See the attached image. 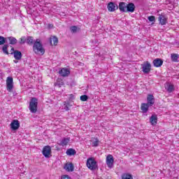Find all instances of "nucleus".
Segmentation results:
<instances>
[{
	"mask_svg": "<svg viewBox=\"0 0 179 179\" xmlns=\"http://www.w3.org/2000/svg\"><path fill=\"white\" fill-rule=\"evenodd\" d=\"M27 44H28V45H33L35 43L34 41V38H33V36H27Z\"/></svg>",
	"mask_w": 179,
	"mask_h": 179,
	"instance_id": "23",
	"label": "nucleus"
},
{
	"mask_svg": "<svg viewBox=\"0 0 179 179\" xmlns=\"http://www.w3.org/2000/svg\"><path fill=\"white\" fill-rule=\"evenodd\" d=\"M52 42L54 45H58V38L57 36H53L50 39V45H52Z\"/></svg>",
	"mask_w": 179,
	"mask_h": 179,
	"instance_id": "26",
	"label": "nucleus"
},
{
	"mask_svg": "<svg viewBox=\"0 0 179 179\" xmlns=\"http://www.w3.org/2000/svg\"><path fill=\"white\" fill-rule=\"evenodd\" d=\"M59 75L65 78L71 73V71L68 69L63 68L59 71Z\"/></svg>",
	"mask_w": 179,
	"mask_h": 179,
	"instance_id": "17",
	"label": "nucleus"
},
{
	"mask_svg": "<svg viewBox=\"0 0 179 179\" xmlns=\"http://www.w3.org/2000/svg\"><path fill=\"white\" fill-rule=\"evenodd\" d=\"M80 99L81 101H87V100H89V96L87 95H82L80 97Z\"/></svg>",
	"mask_w": 179,
	"mask_h": 179,
	"instance_id": "33",
	"label": "nucleus"
},
{
	"mask_svg": "<svg viewBox=\"0 0 179 179\" xmlns=\"http://www.w3.org/2000/svg\"><path fill=\"white\" fill-rule=\"evenodd\" d=\"M136 7L135 6V3L130 2L127 3V8H126V13H134L135 12V8Z\"/></svg>",
	"mask_w": 179,
	"mask_h": 179,
	"instance_id": "12",
	"label": "nucleus"
},
{
	"mask_svg": "<svg viewBox=\"0 0 179 179\" xmlns=\"http://www.w3.org/2000/svg\"><path fill=\"white\" fill-rule=\"evenodd\" d=\"M48 29H53V28H54V24H48Z\"/></svg>",
	"mask_w": 179,
	"mask_h": 179,
	"instance_id": "38",
	"label": "nucleus"
},
{
	"mask_svg": "<svg viewBox=\"0 0 179 179\" xmlns=\"http://www.w3.org/2000/svg\"><path fill=\"white\" fill-rule=\"evenodd\" d=\"M122 179H134L132 175L128 173H124L121 176Z\"/></svg>",
	"mask_w": 179,
	"mask_h": 179,
	"instance_id": "28",
	"label": "nucleus"
},
{
	"mask_svg": "<svg viewBox=\"0 0 179 179\" xmlns=\"http://www.w3.org/2000/svg\"><path fill=\"white\" fill-rule=\"evenodd\" d=\"M10 125L13 131H17V129L20 128V123L19 122V120H13Z\"/></svg>",
	"mask_w": 179,
	"mask_h": 179,
	"instance_id": "11",
	"label": "nucleus"
},
{
	"mask_svg": "<svg viewBox=\"0 0 179 179\" xmlns=\"http://www.w3.org/2000/svg\"><path fill=\"white\" fill-rule=\"evenodd\" d=\"M143 72L144 73H149L150 72V69H152V65L149 62H146L145 63L141 64Z\"/></svg>",
	"mask_w": 179,
	"mask_h": 179,
	"instance_id": "6",
	"label": "nucleus"
},
{
	"mask_svg": "<svg viewBox=\"0 0 179 179\" xmlns=\"http://www.w3.org/2000/svg\"><path fill=\"white\" fill-rule=\"evenodd\" d=\"M65 170H66V171H73L75 167L73 166V164L70 163V164H66L64 166Z\"/></svg>",
	"mask_w": 179,
	"mask_h": 179,
	"instance_id": "22",
	"label": "nucleus"
},
{
	"mask_svg": "<svg viewBox=\"0 0 179 179\" xmlns=\"http://www.w3.org/2000/svg\"><path fill=\"white\" fill-rule=\"evenodd\" d=\"M66 105H67L69 107H72V105L71 104V103L69 101H66L64 102Z\"/></svg>",
	"mask_w": 179,
	"mask_h": 179,
	"instance_id": "39",
	"label": "nucleus"
},
{
	"mask_svg": "<svg viewBox=\"0 0 179 179\" xmlns=\"http://www.w3.org/2000/svg\"><path fill=\"white\" fill-rule=\"evenodd\" d=\"M32 48L35 54H41V55H44L45 53V50L43 47V43L40 39H36L35 41Z\"/></svg>",
	"mask_w": 179,
	"mask_h": 179,
	"instance_id": "1",
	"label": "nucleus"
},
{
	"mask_svg": "<svg viewBox=\"0 0 179 179\" xmlns=\"http://www.w3.org/2000/svg\"><path fill=\"white\" fill-rule=\"evenodd\" d=\"M149 107H150V105H148L146 103H143L141 104V110L143 113H148V111H149Z\"/></svg>",
	"mask_w": 179,
	"mask_h": 179,
	"instance_id": "21",
	"label": "nucleus"
},
{
	"mask_svg": "<svg viewBox=\"0 0 179 179\" xmlns=\"http://www.w3.org/2000/svg\"><path fill=\"white\" fill-rule=\"evenodd\" d=\"M64 80L61 78H57V82L55 83V86H59V87H61V86H64Z\"/></svg>",
	"mask_w": 179,
	"mask_h": 179,
	"instance_id": "30",
	"label": "nucleus"
},
{
	"mask_svg": "<svg viewBox=\"0 0 179 179\" xmlns=\"http://www.w3.org/2000/svg\"><path fill=\"white\" fill-rule=\"evenodd\" d=\"M109 12H115L118 9V5L114 2H110L107 6Z\"/></svg>",
	"mask_w": 179,
	"mask_h": 179,
	"instance_id": "8",
	"label": "nucleus"
},
{
	"mask_svg": "<svg viewBox=\"0 0 179 179\" xmlns=\"http://www.w3.org/2000/svg\"><path fill=\"white\" fill-rule=\"evenodd\" d=\"M67 156H73V155H76V150L73 148L68 149L66 152Z\"/></svg>",
	"mask_w": 179,
	"mask_h": 179,
	"instance_id": "27",
	"label": "nucleus"
},
{
	"mask_svg": "<svg viewBox=\"0 0 179 179\" xmlns=\"http://www.w3.org/2000/svg\"><path fill=\"white\" fill-rule=\"evenodd\" d=\"M69 100H75V96L73 94H70Z\"/></svg>",
	"mask_w": 179,
	"mask_h": 179,
	"instance_id": "37",
	"label": "nucleus"
},
{
	"mask_svg": "<svg viewBox=\"0 0 179 179\" xmlns=\"http://www.w3.org/2000/svg\"><path fill=\"white\" fill-rule=\"evenodd\" d=\"M71 31H72V33H76V31H78V27L76 26L71 27Z\"/></svg>",
	"mask_w": 179,
	"mask_h": 179,
	"instance_id": "35",
	"label": "nucleus"
},
{
	"mask_svg": "<svg viewBox=\"0 0 179 179\" xmlns=\"http://www.w3.org/2000/svg\"><path fill=\"white\" fill-rule=\"evenodd\" d=\"M147 104L150 105V107L155 104V96L153 94H148L147 96Z\"/></svg>",
	"mask_w": 179,
	"mask_h": 179,
	"instance_id": "15",
	"label": "nucleus"
},
{
	"mask_svg": "<svg viewBox=\"0 0 179 179\" xmlns=\"http://www.w3.org/2000/svg\"><path fill=\"white\" fill-rule=\"evenodd\" d=\"M6 43V38L0 36V45H3V44Z\"/></svg>",
	"mask_w": 179,
	"mask_h": 179,
	"instance_id": "32",
	"label": "nucleus"
},
{
	"mask_svg": "<svg viewBox=\"0 0 179 179\" xmlns=\"http://www.w3.org/2000/svg\"><path fill=\"white\" fill-rule=\"evenodd\" d=\"M91 142H92V145L94 148H97V146H99V143H100V141H99V138H92Z\"/></svg>",
	"mask_w": 179,
	"mask_h": 179,
	"instance_id": "25",
	"label": "nucleus"
},
{
	"mask_svg": "<svg viewBox=\"0 0 179 179\" xmlns=\"http://www.w3.org/2000/svg\"><path fill=\"white\" fill-rule=\"evenodd\" d=\"M10 51H13V52H15V51H16V50H15L14 48H12L11 50H10Z\"/></svg>",
	"mask_w": 179,
	"mask_h": 179,
	"instance_id": "40",
	"label": "nucleus"
},
{
	"mask_svg": "<svg viewBox=\"0 0 179 179\" xmlns=\"http://www.w3.org/2000/svg\"><path fill=\"white\" fill-rule=\"evenodd\" d=\"M16 94H17V93H16V92H13V96H16Z\"/></svg>",
	"mask_w": 179,
	"mask_h": 179,
	"instance_id": "41",
	"label": "nucleus"
},
{
	"mask_svg": "<svg viewBox=\"0 0 179 179\" xmlns=\"http://www.w3.org/2000/svg\"><path fill=\"white\" fill-rule=\"evenodd\" d=\"M87 167L92 170V171H94L97 169V162L94 159V158H88L87 160Z\"/></svg>",
	"mask_w": 179,
	"mask_h": 179,
	"instance_id": "3",
	"label": "nucleus"
},
{
	"mask_svg": "<svg viewBox=\"0 0 179 179\" xmlns=\"http://www.w3.org/2000/svg\"><path fill=\"white\" fill-rule=\"evenodd\" d=\"M71 141V138L68 137V138H63L62 139V141L59 143V146H66V145H68V143H69Z\"/></svg>",
	"mask_w": 179,
	"mask_h": 179,
	"instance_id": "18",
	"label": "nucleus"
},
{
	"mask_svg": "<svg viewBox=\"0 0 179 179\" xmlns=\"http://www.w3.org/2000/svg\"><path fill=\"white\" fill-rule=\"evenodd\" d=\"M127 3L124 1H120L119 6H117L118 9L122 13H127Z\"/></svg>",
	"mask_w": 179,
	"mask_h": 179,
	"instance_id": "13",
	"label": "nucleus"
},
{
	"mask_svg": "<svg viewBox=\"0 0 179 179\" xmlns=\"http://www.w3.org/2000/svg\"><path fill=\"white\" fill-rule=\"evenodd\" d=\"M8 48H9V45L5 44L2 47V51L3 54H6V55H9V52L8 51Z\"/></svg>",
	"mask_w": 179,
	"mask_h": 179,
	"instance_id": "29",
	"label": "nucleus"
},
{
	"mask_svg": "<svg viewBox=\"0 0 179 179\" xmlns=\"http://www.w3.org/2000/svg\"><path fill=\"white\" fill-rule=\"evenodd\" d=\"M150 122L151 125H156V124H157V115H152L150 117Z\"/></svg>",
	"mask_w": 179,
	"mask_h": 179,
	"instance_id": "20",
	"label": "nucleus"
},
{
	"mask_svg": "<svg viewBox=\"0 0 179 179\" xmlns=\"http://www.w3.org/2000/svg\"><path fill=\"white\" fill-rule=\"evenodd\" d=\"M148 20H149V22H156V17L153 15L148 16Z\"/></svg>",
	"mask_w": 179,
	"mask_h": 179,
	"instance_id": "34",
	"label": "nucleus"
},
{
	"mask_svg": "<svg viewBox=\"0 0 179 179\" xmlns=\"http://www.w3.org/2000/svg\"><path fill=\"white\" fill-rule=\"evenodd\" d=\"M42 154L43 155L44 157H46V159L51 157V147L50 145H45L43 147Z\"/></svg>",
	"mask_w": 179,
	"mask_h": 179,
	"instance_id": "5",
	"label": "nucleus"
},
{
	"mask_svg": "<svg viewBox=\"0 0 179 179\" xmlns=\"http://www.w3.org/2000/svg\"><path fill=\"white\" fill-rule=\"evenodd\" d=\"M10 55H14V58L16 61H20V59H22V57H23L22 52L17 50H15L14 52H11Z\"/></svg>",
	"mask_w": 179,
	"mask_h": 179,
	"instance_id": "9",
	"label": "nucleus"
},
{
	"mask_svg": "<svg viewBox=\"0 0 179 179\" xmlns=\"http://www.w3.org/2000/svg\"><path fill=\"white\" fill-rule=\"evenodd\" d=\"M6 40H8L9 44H10L11 45H15L17 44V39H16V38L13 36L7 37Z\"/></svg>",
	"mask_w": 179,
	"mask_h": 179,
	"instance_id": "19",
	"label": "nucleus"
},
{
	"mask_svg": "<svg viewBox=\"0 0 179 179\" xmlns=\"http://www.w3.org/2000/svg\"><path fill=\"white\" fill-rule=\"evenodd\" d=\"M6 90L10 93H12V92H13V78L7 77V79H6Z\"/></svg>",
	"mask_w": 179,
	"mask_h": 179,
	"instance_id": "4",
	"label": "nucleus"
},
{
	"mask_svg": "<svg viewBox=\"0 0 179 179\" xmlns=\"http://www.w3.org/2000/svg\"><path fill=\"white\" fill-rule=\"evenodd\" d=\"M165 89L166 92H168V93H173V92L176 90V87H174V85H173L171 83H166V87H165Z\"/></svg>",
	"mask_w": 179,
	"mask_h": 179,
	"instance_id": "16",
	"label": "nucleus"
},
{
	"mask_svg": "<svg viewBox=\"0 0 179 179\" xmlns=\"http://www.w3.org/2000/svg\"><path fill=\"white\" fill-rule=\"evenodd\" d=\"M106 164L109 169H113L114 166V157L111 155H108L106 157Z\"/></svg>",
	"mask_w": 179,
	"mask_h": 179,
	"instance_id": "7",
	"label": "nucleus"
},
{
	"mask_svg": "<svg viewBox=\"0 0 179 179\" xmlns=\"http://www.w3.org/2000/svg\"><path fill=\"white\" fill-rule=\"evenodd\" d=\"M179 55L177 53H172L171 55V59L172 62H178Z\"/></svg>",
	"mask_w": 179,
	"mask_h": 179,
	"instance_id": "24",
	"label": "nucleus"
},
{
	"mask_svg": "<svg viewBox=\"0 0 179 179\" xmlns=\"http://www.w3.org/2000/svg\"><path fill=\"white\" fill-rule=\"evenodd\" d=\"M152 64L155 68H160L163 65V59L160 58L155 59L152 62Z\"/></svg>",
	"mask_w": 179,
	"mask_h": 179,
	"instance_id": "14",
	"label": "nucleus"
},
{
	"mask_svg": "<svg viewBox=\"0 0 179 179\" xmlns=\"http://www.w3.org/2000/svg\"><path fill=\"white\" fill-rule=\"evenodd\" d=\"M15 64H17V60H14Z\"/></svg>",
	"mask_w": 179,
	"mask_h": 179,
	"instance_id": "42",
	"label": "nucleus"
},
{
	"mask_svg": "<svg viewBox=\"0 0 179 179\" xmlns=\"http://www.w3.org/2000/svg\"><path fill=\"white\" fill-rule=\"evenodd\" d=\"M37 106H38V99L36 97L31 98L29 109L32 114L37 113Z\"/></svg>",
	"mask_w": 179,
	"mask_h": 179,
	"instance_id": "2",
	"label": "nucleus"
},
{
	"mask_svg": "<svg viewBox=\"0 0 179 179\" xmlns=\"http://www.w3.org/2000/svg\"><path fill=\"white\" fill-rule=\"evenodd\" d=\"M26 42H27V37L26 36H22L20 38L19 44L23 45V44H25Z\"/></svg>",
	"mask_w": 179,
	"mask_h": 179,
	"instance_id": "31",
	"label": "nucleus"
},
{
	"mask_svg": "<svg viewBox=\"0 0 179 179\" xmlns=\"http://www.w3.org/2000/svg\"><path fill=\"white\" fill-rule=\"evenodd\" d=\"M64 110H65L66 111H69V106L66 105L65 103H64Z\"/></svg>",
	"mask_w": 179,
	"mask_h": 179,
	"instance_id": "36",
	"label": "nucleus"
},
{
	"mask_svg": "<svg viewBox=\"0 0 179 179\" xmlns=\"http://www.w3.org/2000/svg\"><path fill=\"white\" fill-rule=\"evenodd\" d=\"M158 22H159L161 26H164L167 24V17L164 14H161L158 17Z\"/></svg>",
	"mask_w": 179,
	"mask_h": 179,
	"instance_id": "10",
	"label": "nucleus"
}]
</instances>
